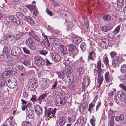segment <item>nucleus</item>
I'll use <instances>...</instances> for the list:
<instances>
[{"label": "nucleus", "mask_w": 126, "mask_h": 126, "mask_svg": "<svg viewBox=\"0 0 126 126\" xmlns=\"http://www.w3.org/2000/svg\"><path fill=\"white\" fill-rule=\"evenodd\" d=\"M6 83L7 86L10 88H13L17 84L16 79L12 76H8L6 79Z\"/></svg>", "instance_id": "nucleus-1"}, {"label": "nucleus", "mask_w": 126, "mask_h": 126, "mask_svg": "<svg viewBox=\"0 0 126 126\" xmlns=\"http://www.w3.org/2000/svg\"><path fill=\"white\" fill-rule=\"evenodd\" d=\"M37 82L36 78L32 77L29 80L28 84V89L31 91L34 90L37 87Z\"/></svg>", "instance_id": "nucleus-2"}, {"label": "nucleus", "mask_w": 126, "mask_h": 126, "mask_svg": "<svg viewBox=\"0 0 126 126\" xmlns=\"http://www.w3.org/2000/svg\"><path fill=\"white\" fill-rule=\"evenodd\" d=\"M16 15L19 18L22 19L31 25H34L35 23L33 19L30 16H25L21 13L19 12L17 13L16 14Z\"/></svg>", "instance_id": "nucleus-3"}, {"label": "nucleus", "mask_w": 126, "mask_h": 126, "mask_svg": "<svg viewBox=\"0 0 126 126\" xmlns=\"http://www.w3.org/2000/svg\"><path fill=\"white\" fill-rule=\"evenodd\" d=\"M8 70V72L11 74L14 75L17 72V67L13 64L12 62H9L7 63Z\"/></svg>", "instance_id": "nucleus-4"}, {"label": "nucleus", "mask_w": 126, "mask_h": 126, "mask_svg": "<svg viewBox=\"0 0 126 126\" xmlns=\"http://www.w3.org/2000/svg\"><path fill=\"white\" fill-rule=\"evenodd\" d=\"M34 63L38 67H42L45 64V61L40 56H36L33 59Z\"/></svg>", "instance_id": "nucleus-5"}, {"label": "nucleus", "mask_w": 126, "mask_h": 126, "mask_svg": "<svg viewBox=\"0 0 126 126\" xmlns=\"http://www.w3.org/2000/svg\"><path fill=\"white\" fill-rule=\"evenodd\" d=\"M26 45L31 50H33L35 49L36 45L34 40L31 37H29L26 40Z\"/></svg>", "instance_id": "nucleus-6"}, {"label": "nucleus", "mask_w": 126, "mask_h": 126, "mask_svg": "<svg viewBox=\"0 0 126 126\" xmlns=\"http://www.w3.org/2000/svg\"><path fill=\"white\" fill-rule=\"evenodd\" d=\"M47 93L43 94L41 95L37 99H36V95L33 96L30 99V100L33 102L36 101L37 102L41 104L42 101L47 96Z\"/></svg>", "instance_id": "nucleus-7"}, {"label": "nucleus", "mask_w": 126, "mask_h": 126, "mask_svg": "<svg viewBox=\"0 0 126 126\" xmlns=\"http://www.w3.org/2000/svg\"><path fill=\"white\" fill-rule=\"evenodd\" d=\"M121 62V58L120 56L115 57L113 59L112 66L114 68H115L116 67L118 66Z\"/></svg>", "instance_id": "nucleus-8"}, {"label": "nucleus", "mask_w": 126, "mask_h": 126, "mask_svg": "<svg viewBox=\"0 0 126 126\" xmlns=\"http://www.w3.org/2000/svg\"><path fill=\"white\" fill-rule=\"evenodd\" d=\"M21 53V49L18 46L12 48L11 51V55L14 56H17Z\"/></svg>", "instance_id": "nucleus-9"}, {"label": "nucleus", "mask_w": 126, "mask_h": 126, "mask_svg": "<svg viewBox=\"0 0 126 126\" xmlns=\"http://www.w3.org/2000/svg\"><path fill=\"white\" fill-rule=\"evenodd\" d=\"M29 35L35 41L39 42L40 41V39L39 36L36 34V32L34 30H31L29 32Z\"/></svg>", "instance_id": "nucleus-10"}, {"label": "nucleus", "mask_w": 126, "mask_h": 126, "mask_svg": "<svg viewBox=\"0 0 126 126\" xmlns=\"http://www.w3.org/2000/svg\"><path fill=\"white\" fill-rule=\"evenodd\" d=\"M117 95L118 98L121 101H126V94L123 92L120 91L117 92Z\"/></svg>", "instance_id": "nucleus-11"}, {"label": "nucleus", "mask_w": 126, "mask_h": 126, "mask_svg": "<svg viewBox=\"0 0 126 126\" xmlns=\"http://www.w3.org/2000/svg\"><path fill=\"white\" fill-rule=\"evenodd\" d=\"M68 49L69 51H72L73 53L75 55L78 53V51L76 47L73 44H69L68 45Z\"/></svg>", "instance_id": "nucleus-12"}, {"label": "nucleus", "mask_w": 126, "mask_h": 126, "mask_svg": "<svg viewBox=\"0 0 126 126\" xmlns=\"http://www.w3.org/2000/svg\"><path fill=\"white\" fill-rule=\"evenodd\" d=\"M113 77L112 75L109 74V72H107L105 74V79L107 82H111L113 79Z\"/></svg>", "instance_id": "nucleus-13"}, {"label": "nucleus", "mask_w": 126, "mask_h": 126, "mask_svg": "<svg viewBox=\"0 0 126 126\" xmlns=\"http://www.w3.org/2000/svg\"><path fill=\"white\" fill-rule=\"evenodd\" d=\"M100 44L101 47L104 48H106L108 46V39H103L100 41Z\"/></svg>", "instance_id": "nucleus-14"}, {"label": "nucleus", "mask_w": 126, "mask_h": 126, "mask_svg": "<svg viewBox=\"0 0 126 126\" xmlns=\"http://www.w3.org/2000/svg\"><path fill=\"white\" fill-rule=\"evenodd\" d=\"M58 48L59 49L60 52L64 55H65L68 53V52H66L67 47L65 46L62 45H60L59 46Z\"/></svg>", "instance_id": "nucleus-15"}, {"label": "nucleus", "mask_w": 126, "mask_h": 126, "mask_svg": "<svg viewBox=\"0 0 126 126\" xmlns=\"http://www.w3.org/2000/svg\"><path fill=\"white\" fill-rule=\"evenodd\" d=\"M0 58H1V60H5L8 63L9 62H10V59H11L9 54H5L4 53L1 55Z\"/></svg>", "instance_id": "nucleus-16"}, {"label": "nucleus", "mask_w": 126, "mask_h": 126, "mask_svg": "<svg viewBox=\"0 0 126 126\" xmlns=\"http://www.w3.org/2000/svg\"><path fill=\"white\" fill-rule=\"evenodd\" d=\"M51 57L52 60L55 62H59L60 61V56L57 53H53L51 55Z\"/></svg>", "instance_id": "nucleus-17"}, {"label": "nucleus", "mask_w": 126, "mask_h": 126, "mask_svg": "<svg viewBox=\"0 0 126 126\" xmlns=\"http://www.w3.org/2000/svg\"><path fill=\"white\" fill-rule=\"evenodd\" d=\"M31 59L27 55L25 56L24 60L22 61L23 64L26 66H28L31 65Z\"/></svg>", "instance_id": "nucleus-18"}, {"label": "nucleus", "mask_w": 126, "mask_h": 126, "mask_svg": "<svg viewBox=\"0 0 126 126\" xmlns=\"http://www.w3.org/2000/svg\"><path fill=\"white\" fill-rule=\"evenodd\" d=\"M11 46L10 44H5V45L4 47L3 50V53L5 54H9L10 50L11 49Z\"/></svg>", "instance_id": "nucleus-19"}, {"label": "nucleus", "mask_w": 126, "mask_h": 126, "mask_svg": "<svg viewBox=\"0 0 126 126\" xmlns=\"http://www.w3.org/2000/svg\"><path fill=\"white\" fill-rule=\"evenodd\" d=\"M96 53L94 51L90 52L89 53L88 56V61L91 60L94 61L95 60L94 57H95Z\"/></svg>", "instance_id": "nucleus-20"}, {"label": "nucleus", "mask_w": 126, "mask_h": 126, "mask_svg": "<svg viewBox=\"0 0 126 126\" xmlns=\"http://www.w3.org/2000/svg\"><path fill=\"white\" fill-rule=\"evenodd\" d=\"M35 111L36 114L38 115H40L42 113V107L39 105L36 106L35 107Z\"/></svg>", "instance_id": "nucleus-21"}, {"label": "nucleus", "mask_w": 126, "mask_h": 126, "mask_svg": "<svg viewBox=\"0 0 126 126\" xmlns=\"http://www.w3.org/2000/svg\"><path fill=\"white\" fill-rule=\"evenodd\" d=\"M113 28L112 25H109L107 26H101L100 28L101 30L103 32H106L111 30Z\"/></svg>", "instance_id": "nucleus-22"}, {"label": "nucleus", "mask_w": 126, "mask_h": 126, "mask_svg": "<svg viewBox=\"0 0 126 126\" xmlns=\"http://www.w3.org/2000/svg\"><path fill=\"white\" fill-rule=\"evenodd\" d=\"M124 115L123 114H120L119 116H116L115 117V120L116 121H122V124H125V122H123V121L124 119Z\"/></svg>", "instance_id": "nucleus-23"}, {"label": "nucleus", "mask_w": 126, "mask_h": 126, "mask_svg": "<svg viewBox=\"0 0 126 126\" xmlns=\"http://www.w3.org/2000/svg\"><path fill=\"white\" fill-rule=\"evenodd\" d=\"M121 27V25H119L116 28L115 30H114L113 32H110V34H111V33L113 34L112 35L111 37L112 38H113L114 37V36L119 32Z\"/></svg>", "instance_id": "nucleus-24"}, {"label": "nucleus", "mask_w": 126, "mask_h": 126, "mask_svg": "<svg viewBox=\"0 0 126 126\" xmlns=\"http://www.w3.org/2000/svg\"><path fill=\"white\" fill-rule=\"evenodd\" d=\"M9 18L11 21L13 22H15L16 24L17 25H19L20 23V21L19 19H18L17 18L11 15L9 16Z\"/></svg>", "instance_id": "nucleus-25"}, {"label": "nucleus", "mask_w": 126, "mask_h": 126, "mask_svg": "<svg viewBox=\"0 0 126 126\" xmlns=\"http://www.w3.org/2000/svg\"><path fill=\"white\" fill-rule=\"evenodd\" d=\"M69 83V84L70 85H71L74 81V78L73 76H67L66 79H65Z\"/></svg>", "instance_id": "nucleus-26"}, {"label": "nucleus", "mask_w": 126, "mask_h": 126, "mask_svg": "<svg viewBox=\"0 0 126 126\" xmlns=\"http://www.w3.org/2000/svg\"><path fill=\"white\" fill-rule=\"evenodd\" d=\"M73 42L75 44L77 45L79 44L82 41V39L80 37H75L73 38Z\"/></svg>", "instance_id": "nucleus-27"}, {"label": "nucleus", "mask_w": 126, "mask_h": 126, "mask_svg": "<svg viewBox=\"0 0 126 126\" xmlns=\"http://www.w3.org/2000/svg\"><path fill=\"white\" fill-rule=\"evenodd\" d=\"M24 35V32H16L15 39L17 40Z\"/></svg>", "instance_id": "nucleus-28"}, {"label": "nucleus", "mask_w": 126, "mask_h": 126, "mask_svg": "<svg viewBox=\"0 0 126 126\" xmlns=\"http://www.w3.org/2000/svg\"><path fill=\"white\" fill-rule=\"evenodd\" d=\"M41 44H43L46 48L48 47L50 45L49 43L47 38L42 41L41 42Z\"/></svg>", "instance_id": "nucleus-29"}, {"label": "nucleus", "mask_w": 126, "mask_h": 126, "mask_svg": "<svg viewBox=\"0 0 126 126\" xmlns=\"http://www.w3.org/2000/svg\"><path fill=\"white\" fill-rule=\"evenodd\" d=\"M111 16L108 14H106L103 16V19L105 21H110L111 20Z\"/></svg>", "instance_id": "nucleus-30"}, {"label": "nucleus", "mask_w": 126, "mask_h": 126, "mask_svg": "<svg viewBox=\"0 0 126 126\" xmlns=\"http://www.w3.org/2000/svg\"><path fill=\"white\" fill-rule=\"evenodd\" d=\"M49 41L50 43L54 45H56L58 43V41L57 39L53 38H50Z\"/></svg>", "instance_id": "nucleus-31"}, {"label": "nucleus", "mask_w": 126, "mask_h": 126, "mask_svg": "<svg viewBox=\"0 0 126 126\" xmlns=\"http://www.w3.org/2000/svg\"><path fill=\"white\" fill-rule=\"evenodd\" d=\"M66 118L65 117H63L59 120V123L60 126H63L65 123Z\"/></svg>", "instance_id": "nucleus-32"}, {"label": "nucleus", "mask_w": 126, "mask_h": 126, "mask_svg": "<svg viewBox=\"0 0 126 126\" xmlns=\"http://www.w3.org/2000/svg\"><path fill=\"white\" fill-rule=\"evenodd\" d=\"M44 108L45 109V115L47 117H49L51 114V108H48L47 111V109L46 107H44Z\"/></svg>", "instance_id": "nucleus-33"}, {"label": "nucleus", "mask_w": 126, "mask_h": 126, "mask_svg": "<svg viewBox=\"0 0 126 126\" xmlns=\"http://www.w3.org/2000/svg\"><path fill=\"white\" fill-rule=\"evenodd\" d=\"M96 121V118L94 116H92V118L90 120V122L92 126H95Z\"/></svg>", "instance_id": "nucleus-34"}, {"label": "nucleus", "mask_w": 126, "mask_h": 126, "mask_svg": "<svg viewBox=\"0 0 126 126\" xmlns=\"http://www.w3.org/2000/svg\"><path fill=\"white\" fill-rule=\"evenodd\" d=\"M103 80V77H98L97 81L99 85H98V87L100 88V86L102 83Z\"/></svg>", "instance_id": "nucleus-35"}, {"label": "nucleus", "mask_w": 126, "mask_h": 126, "mask_svg": "<svg viewBox=\"0 0 126 126\" xmlns=\"http://www.w3.org/2000/svg\"><path fill=\"white\" fill-rule=\"evenodd\" d=\"M58 102V101H57H57H56L55 103L57 104V105L58 106H60L61 105H63L65 104V100L64 99H60L59 101L60 104H59V103Z\"/></svg>", "instance_id": "nucleus-36"}, {"label": "nucleus", "mask_w": 126, "mask_h": 126, "mask_svg": "<svg viewBox=\"0 0 126 126\" xmlns=\"http://www.w3.org/2000/svg\"><path fill=\"white\" fill-rule=\"evenodd\" d=\"M120 71L123 73L126 72V64H124L121 66Z\"/></svg>", "instance_id": "nucleus-37"}, {"label": "nucleus", "mask_w": 126, "mask_h": 126, "mask_svg": "<svg viewBox=\"0 0 126 126\" xmlns=\"http://www.w3.org/2000/svg\"><path fill=\"white\" fill-rule=\"evenodd\" d=\"M25 6L31 11H32L35 9V6L32 4L26 5Z\"/></svg>", "instance_id": "nucleus-38"}, {"label": "nucleus", "mask_w": 126, "mask_h": 126, "mask_svg": "<svg viewBox=\"0 0 126 126\" xmlns=\"http://www.w3.org/2000/svg\"><path fill=\"white\" fill-rule=\"evenodd\" d=\"M94 105L92 103H90L89 105L88 111L90 112V114H91L92 111V110L93 108L94 107Z\"/></svg>", "instance_id": "nucleus-39"}, {"label": "nucleus", "mask_w": 126, "mask_h": 126, "mask_svg": "<svg viewBox=\"0 0 126 126\" xmlns=\"http://www.w3.org/2000/svg\"><path fill=\"white\" fill-rule=\"evenodd\" d=\"M80 47L82 50L85 51L86 48V44L85 42L82 43L80 45Z\"/></svg>", "instance_id": "nucleus-40"}, {"label": "nucleus", "mask_w": 126, "mask_h": 126, "mask_svg": "<svg viewBox=\"0 0 126 126\" xmlns=\"http://www.w3.org/2000/svg\"><path fill=\"white\" fill-rule=\"evenodd\" d=\"M123 84H121L119 85V87L121 88L122 89L126 92V82L124 83L123 82Z\"/></svg>", "instance_id": "nucleus-41"}, {"label": "nucleus", "mask_w": 126, "mask_h": 126, "mask_svg": "<svg viewBox=\"0 0 126 126\" xmlns=\"http://www.w3.org/2000/svg\"><path fill=\"white\" fill-rule=\"evenodd\" d=\"M77 69L80 74H83L85 73V70L83 67H80L78 68Z\"/></svg>", "instance_id": "nucleus-42"}, {"label": "nucleus", "mask_w": 126, "mask_h": 126, "mask_svg": "<svg viewBox=\"0 0 126 126\" xmlns=\"http://www.w3.org/2000/svg\"><path fill=\"white\" fill-rule=\"evenodd\" d=\"M84 120V119L83 117H80L78 118L77 121L81 125H83Z\"/></svg>", "instance_id": "nucleus-43"}, {"label": "nucleus", "mask_w": 126, "mask_h": 126, "mask_svg": "<svg viewBox=\"0 0 126 126\" xmlns=\"http://www.w3.org/2000/svg\"><path fill=\"white\" fill-rule=\"evenodd\" d=\"M23 52L28 54H31L30 51L26 47H23L22 48Z\"/></svg>", "instance_id": "nucleus-44"}, {"label": "nucleus", "mask_w": 126, "mask_h": 126, "mask_svg": "<svg viewBox=\"0 0 126 126\" xmlns=\"http://www.w3.org/2000/svg\"><path fill=\"white\" fill-rule=\"evenodd\" d=\"M38 52L40 54L44 55H45L48 53L47 51L43 50H39Z\"/></svg>", "instance_id": "nucleus-45"}, {"label": "nucleus", "mask_w": 126, "mask_h": 126, "mask_svg": "<svg viewBox=\"0 0 126 126\" xmlns=\"http://www.w3.org/2000/svg\"><path fill=\"white\" fill-rule=\"evenodd\" d=\"M124 4V2L123 0H118L117 1V5L118 6H122Z\"/></svg>", "instance_id": "nucleus-46"}, {"label": "nucleus", "mask_w": 126, "mask_h": 126, "mask_svg": "<svg viewBox=\"0 0 126 126\" xmlns=\"http://www.w3.org/2000/svg\"><path fill=\"white\" fill-rule=\"evenodd\" d=\"M114 116H112V117L110 119V126H113L114 125Z\"/></svg>", "instance_id": "nucleus-47"}, {"label": "nucleus", "mask_w": 126, "mask_h": 126, "mask_svg": "<svg viewBox=\"0 0 126 126\" xmlns=\"http://www.w3.org/2000/svg\"><path fill=\"white\" fill-rule=\"evenodd\" d=\"M71 68L69 67V68L68 67H66L65 70V72L67 74V76L68 74L69 75L71 73Z\"/></svg>", "instance_id": "nucleus-48"}, {"label": "nucleus", "mask_w": 126, "mask_h": 126, "mask_svg": "<svg viewBox=\"0 0 126 126\" xmlns=\"http://www.w3.org/2000/svg\"><path fill=\"white\" fill-rule=\"evenodd\" d=\"M56 73L58 75L59 77H63V71H57Z\"/></svg>", "instance_id": "nucleus-49"}, {"label": "nucleus", "mask_w": 126, "mask_h": 126, "mask_svg": "<svg viewBox=\"0 0 126 126\" xmlns=\"http://www.w3.org/2000/svg\"><path fill=\"white\" fill-rule=\"evenodd\" d=\"M104 61L106 65L107 66H110L109 64V60L107 56H106L104 58Z\"/></svg>", "instance_id": "nucleus-50"}, {"label": "nucleus", "mask_w": 126, "mask_h": 126, "mask_svg": "<svg viewBox=\"0 0 126 126\" xmlns=\"http://www.w3.org/2000/svg\"><path fill=\"white\" fill-rule=\"evenodd\" d=\"M80 106L86 109L88 106V103L87 102H85L82 103Z\"/></svg>", "instance_id": "nucleus-51"}, {"label": "nucleus", "mask_w": 126, "mask_h": 126, "mask_svg": "<svg viewBox=\"0 0 126 126\" xmlns=\"http://www.w3.org/2000/svg\"><path fill=\"white\" fill-rule=\"evenodd\" d=\"M11 74L8 72V70L5 71L2 74V75L4 77H7L8 76H9V75Z\"/></svg>", "instance_id": "nucleus-52"}, {"label": "nucleus", "mask_w": 126, "mask_h": 126, "mask_svg": "<svg viewBox=\"0 0 126 126\" xmlns=\"http://www.w3.org/2000/svg\"><path fill=\"white\" fill-rule=\"evenodd\" d=\"M5 80L2 79L1 80V82L0 84V88L3 87L5 84Z\"/></svg>", "instance_id": "nucleus-53"}, {"label": "nucleus", "mask_w": 126, "mask_h": 126, "mask_svg": "<svg viewBox=\"0 0 126 126\" xmlns=\"http://www.w3.org/2000/svg\"><path fill=\"white\" fill-rule=\"evenodd\" d=\"M67 26L68 28L72 29L73 27V24L72 22H68Z\"/></svg>", "instance_id": "nucleus-54"}, {"label": "nucleus", "mask_w": 126, "mask_h": 126, "mask_svg": "<svg viewBox=\"0 0 126 126\" xmlns=\"http://www.w3.org/2000/svg\"><path fill=\"white\" fill-rule=\"evenodd\" d=\"M45 60L46 61L45 62L46 63V64L45 63V65H46L47 66H48L52 64V63L50 62L49 60L47 58H46V59Z\"/></svg>", "instance_id": "nucleus-55"}, {"label": "nucleus", "mask_w": 126, "mask_h": 126, "mask_svg": "<svg viewBox=\"0 0 126 126\" xmlns=\"http://www.w3.org/2000/svg\"><path fill=\"white\" fill-rule=\"evenodd\" d=\"M48 86L47 84H44L43 83L42 84H41V85L40 86V88L42 89H45L46 87H47Z\"/></svg>", "instance_id": "nucleus-56"}, {"label": "nucleus", "mask_w": 126, "mask_h": 126, "mask_svg": "<svg viewBox=\"0 0 126 126\" xmlns=\"http://www.w3.org/2000/svg\"><path fill=\"white\" fill-rule=\"evenodd\" d=\"M101 103L100 102H99L97 103V105H96L95 112H97L98 111V110L99 109V107L101 105Z\"/></svg>", "instance_id": "nucleus-57"}, {"label": "nucleus", "mask_w": 126, "mask_h": 126, "mask_svg": "<svg viewBox=\"0 0 126 126\" xmlns=\"http://www.w3.org/2000/svg\"><path fill=\"white\" fill-rule=\"evenodd\" d=\"M40 82L41 84H42L43 83L44 84H47V79L45 78H42Z\"/></svg>", "instance_id": "nucleus-58"}, {"label": "nucleus", "mask_w": 126, "mask_h": 126, "mask_svg": "<svg viewBox=\"0 0 126 126\" xmlns=\"http://www.w3.org/2000/svg\"><path fill=\"white\" fill-rule=\"evenodd\" d=\"M118 77L122 81H123L124 80H125L126 79L125 75L119 76Z\"/></svg>", "instance_id": "nucleus-59"}, {"label": "nucleus", "mask_w": 126, "mask_h": 126, "mask_svg": "<svg viewBox=\"0 0 126 126\" xmlns=\"http://www.w3.org/2000/svg\"><path fill=\"white\" fill-rule=\"evenodd\" d=\"M110 54L112 58L114 57L117 55V53L113 51L110 53Z\"/></svg>", "instance_id": "nucleus-60"}, {"label": "nucleus", "mask_w": 126, "mask_h": 126, "mask_svg": "<svg viewBox=\"0 0 126 126\" xmlns=\"http://www.w3.org/2000/svg\"><path fill=\"white\" fill-rule=\"evenodd\" d=\"M46 13L50 16L52 15V13L47 8L46 9Z\"/></svg>", "instance_id": "nucleus-61"}, {"label": "nucleus", "mask_w": 126, "mask_h": 126, "mask_svg": "<svg viewBox=\"0 0 126 126\" xmlns=\"http://www.w3.org/2000/svg\"><path fill=\"white\" fill-rule=\"evenodd\" d=\"M25 74L24 73H22L19 76V78L21 80H23L24 78Z\"/></svg>", "instance_id": "nucleus-62"}, {"label": "nucleus", "mask_w": 126, "mask_h": 126, "mask_svg": "<svg viewBox=\"0 0 126 126\" xmlns=\"http://www.w3.org/2000/svg\"><path fill=\"white\" fill-rule=\"evenodd\" d=\"M101 62L100 60H99L98 61L97 63V68H98L100 69H101Z\"/></svg>", "instance_id": "nucleus-63"}, {"label": "nucleus", "mask_w": 126, "mask_h": 126, "mask_svg": "<svg viewBox=\"0 0 126 126\" xmlns=\"http://www.w3.org/2000/svg\"><path fill=\"white\" fill-rule=\"evenodd\" d=\"M24 123L26 126H32V124L28 121H26Z\"/></svg>", "instance_id": "nucleus-64"}]
</instances>
